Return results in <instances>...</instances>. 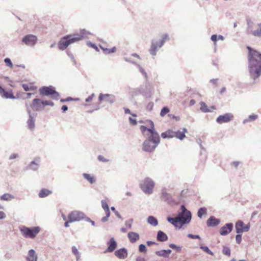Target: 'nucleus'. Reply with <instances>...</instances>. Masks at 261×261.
<instances>
[{"label":"nucleus","mask_w":261,"mask_h":261,"mask_svg":"<svg viewBox=\"0 0 261 261\" xmlns=\"http://www.w3.org/2000/svg\"><path fill=\"white\" fill-rule=\"evenodd\" d=\"M27 123L29 129H30L31 130H33L35 127V120L31 115L30 116L29 119H28Z\"/></svg>","instance_id":"nucleus-41"},{"label":"nucleus","mask_w":261,"mask_h":261,"mask_svg":"<svg viewBox=\"0 0 261 261\" xmlns=\"http://www.w3.org/2000/svg\"><path fill=\"white\" fill-rule=\"evenodd\" d=\"M52 193V191L46 188H42L40 190L38 193V196L41 198H43L47 197Z\"/></svg>","instance_id":"nucleus-24"},{"label":"nucleus","mask_w":261,"mask_h":261,"mask_svg":"<svg viewBox=\"0 0 261 261\" xmlns=\"http://www.w3.org/2000/svg\"><path fill=\"white\" fill-rule=\"evenodd\" d=\"M158 46H159L158 43L157 42H155L153 40H152L150 48L149 49V53L150 55L153 56L156 55V52L158 50Z\"/></svg>","instance_id":"nucleus-25"},{"label":"nucleus","mask_w":261,"mask_h":261,"mask_svg":"<svg viewBox=\"0 0 261 261\" xmlns=\"http://www.w3.org/2000/svg\"><path fill=\"white\" fill-rule=\"evenodd\" d=\"M187 132V129L186 128H183L182 131L181 132L180 130H177V132H175V135L174 137L177 138L180 140H182L185 137V133Z\"/></svg>","instance_id":"nucleus-28"},{"label":"nucleus","mask_w":261,"mask_h":261,"mask_svg":"<svg viewBox=\"0 0 261 261\" xmlns=\"http://www.w3.org/2000/svg\"><path fill=\"white\" fill-rule=\"evenodd\" d=\"M115 255L119 259H125L127 256V250L125 248H122L117 250Z\"/></svg>","instance_id":"nucleus-20"},{"label":"nucleus","mask_w":261,"mask_h":261,"mask_svg":"<svg viewBox=\"0 0 261 261\" xmlns=\"http://www.w3.org/2000/svg\"><path fill=\"white\" fill-rule=\"evenodd\" d=\"M83 177L91 184H93L95 181L94 177L88 173H84L83 174Z\"/></svg>","instance_id":"nucleus-37"},{"label":"nucleus","mask_w":261,"mask_h":261,"mask_svg":"<svg viewBox=\"0 0 261 261\" xmlns=\"http://www.w3.org/2000/svg\"><path fill=\"white\" fill-rule=\"evenodd\" d=\"M146 244L147 246H150L152 245H158V243H156L155 242L148 241L146 242Z\"/></svg>","instance_id":"nucleus-63"},{"label":"nucleus","mask_w":261,"mask_h":261,"mask_svg":"<svg viewBox=\"0 0 261 261\" xmlns=\"http://www.w3.org/2000/svg\"><path fill=\"white\" fill-rule=\"evenodd\" d=\"M85 38V33L69 35L62 37L58 43V47L61 50L65 49L69 44L80 41Z\"/></svg>","instance_id":"nucleus-2"},{"label":"nucleus","mask_w":261,"mask_h":261,"mask_svg":"<svg viewBox=\"0 0 261 261\" xmlns=\"http://www.w3.org/2000/svg\"><path fill=\"white\" fill-rule=\"evenodd\" d=\"M158 146L146 139L144 141L142 144V150L146 152H152Z\"/></svg>","instance_id":"nucleus-10"},{"label":"nucleus","mask_w":261,"mask_h":261,"mask_svg":"<svg viewBox=\"0 0 261 261\" xmlns=\"http://www.w3.org/2000/svg\"><path fill=\"white\" fill-rule=\"evenodd\" d=\"M168 40H169V38L168 35L167 34H164L162 36V39L160 41L159 44H158L159 48L162 47L164 45V44L165 43L166 41Z\"/></svg>","instance_id":"nucleus-42"},{"label":"nucleus","mask_w":261,"mask_h":261,"mask_svg":"<svg viewBox=\"0 0 261 261\" xmlns=\"http://www.w3.org/2000/svg\"><path fill=\"white\" fill-rule=\"evenodd\" d=\"M99 48H100L102 50L103 54L106 55L110 54L111 53H115L116 51V47H113L112 48L109 49L102 46L100 44H99Z\"/></svg>","instance_id":"nucleus-33"},{"label":"nucleus","mask_w":261,"mask_h":261,"mask_svg":"<svg viewBox=\"0 0 261 261\" xmlns=\"http://www.w3.org/2000/svg\"><path fill=\"white\" fill-rule=\"evenodd\" d=\"M147 221L148 224L153 226H157L159 223L157 219L152 216L148 217Z\"/></svg>","instance_id":"nucleus-34"},{"label":"nucleus","mask_w":261,"mask_h":261,"mask_svg":"<svg viewBox=\"0 0 261 261\" xmlns=\"http://www.w3.org/2000/svg\"><path fill=\"white\" fill-rule=\"evenodd\" d=\"M15 198V196L10 193H5L0 196V200L1 201H10Z\"/></svg>","instance_id":"nucleus-27"},{"label":"nucleus","mask_w":261,"mask_h":261,"mask_svg":"<svg viewBox=\"0 0 261 261\" xmlns=\"http://www.w3.org/2000/svg\"><path fill=\"white\" fill-rule=\"evenodd\" d=\"M258 118V116L255 114H252L248 116V117L244 119L243 121V124H245L249 122H251L255 120Z\"/></svg>","instance_id":"nucleus-39"},{"label":"nucleus","mask_w":261,"mask_h":261,"mask_svg":"<svg viewBox=\"0 0 261 261\" xmlns=\"http://www.w3.org/2000/svg\"><path fill=\"white\" fill-rule=\"evenodd\" d=\"M117 247V243L114 238H111L108 242V248L104 251V253L112 252Z\"/></svg>","instance_id":"nucleus-17"},{"label":"nucleus","mask_w":261,"mask_h":261,"mask_svg":"<svg viewBox=\"0 0 261 261\" xmlns=\"http://www.w3.org/2000/svg\"><path fill=\"white\" fill-rule=\"evenodd\" d=\"M138 250L140 253H145L147 251V248L144 244H141L139 245Z\"/></svg>","instance_id":"nucleus-52"},{"label":"nucleus","mask_w":261,"mask_h":261,"mask_svg":"<svg viewBox=\"0 0 261 261\" xmlns=\"http://www.w3.org/2000/svg\"><path fill=\"white\" fill-rule=\"evenodd\" d=\"M169 109L167 107H164L160 112V115L162 117H164L165 115L169 112Z\"/></svg>","instance_id":"nucleus-50"},{"label":"nucleus","mask_w":261,"mask_h":261,"mask_svg":"<svg viewBox=\"0 0 261 261\" xmlns=\"http://www.w3.org/2000/svg\"><path fill=\"white\" fill-rule=\"evenodd\" d=\"M127 237L129 240V242L132 243H134L140 239L139 234L135 232L130 231L127 233Z\"/></svg>","instance_id":"nucleus-22"},{"label":"nucleus","mask_w":261,"mask_h":261,"mask_svg":"<svg viewBox=\"0 0 261 261\" xmlns=\"http://www.w3.org/2000/svg\"><path fill=\"white\" fill-rule=\"evenodd\" d=\"M222 253L224 255L229 256L230 255V253H231V251H230V248L226 246H223V249H222Z\"/></svg>","instance_id":"nucleus-48"},{"label":"nucleus","mask_w":261,"mask_h":261,"mask_svg":"<svg viewBox=\"0 0 261 261\" xmlns=\"http://www.w3.org/2000/svg\"><path fill=\"white\" fill-rule=\"evenodd\" d=\"M71 249H72V252L73 254L74 255H75L76 256V261H79L80 257V254L77 249L76 248V247L75 246H73L72 247Z\"/></svg>","instance_id":"nucleus-46"},{"label":"nucleus","mask_w":261,"mask_h":261,"mask_svg":"<svg viewBox=\"0 0 261 261\" xmlns=\"http://www.w3.org/2000/svg\"><path fill=\"white\" fill-rule=\"evenodd\" d=\"M37 40L36 36L33 35H28L23 38L22 42L27 45L33 46L36 44Z\"/></svg>","instance_id":"nucleus-15"},{"label":"nucleus","mask_w":261,"mask_h":261,"mask_svg":"<svg viewBox=\"0 0 261 261\" xmlns=\"http://www.w3.org/2000/svg\"><path fill=\"white\" fill-rule=\"evenodd\" d=\"M167 220L175 227H177L178 223H179V219L178 218L177 216H176V218L168 217Z\"/></svg>","instance_id":"nucleus-35"},{"label":"nucleus","mask_w":261,"mask_h":261,"mask_svg":"<svg viewBox=\"0 0 261 261\" xmlns=\"http://www.w3.org/2000/svg\"><path fill=\"white\" fill-rule=\"evenodd\" d=\"M220 219L216 218L214 216H211L206 221V225L208 227H215L220 223Z\"/></svg>","instance_id":"nucleus-18"},{"label":"nucleus","mask_w":261,"mask_h":261,"mask_svg":"<svg viewBox=\"0 0 261 261\" xmlns=\"http://www.w3.org/2000/svg\"><path fill=\"white\" fill-rule=\"evenodd\" d=\"M200 110L204 113H208L211 112V110L207 108V107L205 103L203 101H201L200 102Z\"/></svg>","instance_id":"nucleus-43"},{"label":"nucleus","mask_w":261,"mask_h":261,"mask_svg":"<svg viewBox=\"0 0 261 261\" xmlns=\"http://www.w3.org/2000/svg\"><path fill=\"white\" fill-rule=\"evenodd\" d=\"M156 240L160 242H165L168 240V237L164 232L159 230L157 232Z\"/></svg>","instance_id":"nucleus-23"},{"label":"nucleus","mask_w":261,"mask_h":261,"mask_svg":"<svg viewBox=\"0 0 261 261\" xmlns=\"http://www.w3.org/2000/svg\"><path fill=\"white\" fill-rule=\"evenodd\" d=\"M257 25L258 28L256 30H252L250 34L255 37L260 38L261 37V23H258Z\"/></svg>","instance_id":"nucleus-36"},{"label":"nucleus","mask_w":261,"mask_h":261,"mask_svg":"<svg viewBox=\"0 0 261 261\" xmlns=\"http://www.w3.org/2000/svg\"><path fill=\"white\" fill-rule=\"evenodd\" d=\"M187 237L192 239H200V236L198 234H193L191 233H189L188 234Z\"/></svg>","instance_id":"nucleus-54"},{"label":"nucleus","mask_w":261,"mask_h":261,"mask_svg":"<svg viewBox=\"0 0 261 261\" xmlns=\"http://www.w3.org/2000/svg\"><path fill=\"white\" fill-rule=\"evenodd\" d=\"M128 120L130 124L133 125H136L137 124V121L136 119L129 117Z\"/></svg>","instance_id":"nucleus-59"},{"label":"nucleus","mask_w":261,"mask_h":261,"mask_svg":"<svg viewBox=\"0 0 261 261\" xmlns=\"http://www.w3.org/2000/svg\"><path fill=\"white\" fill-rule=\"evenodd\" d=\"M0 95L2 97L6 98H15L12 90H9L6 91L5 89L2 88L0 86Z\"/></svg>","instance_id":"nucleus-19"},{"label":"nucleus","mask_w":261,"mask_h":261,"mask_svg":"<svg viewBox=\"0 0 261 261\" xmlns=\"http://www.w3.org/2000/svg\"><path fill=\"white\" fill-rule=\"evenodd\" d=\"M136 65L139 68L140 72L144 76L146 81H147L148 79V76L145 70L140 65L137 64H136Z\"/></svg>","instance_id":"nucleus-49"},{"label":"nucleus","mask_w":261,"mask_h":261,"mask_svg":"<svg viewBox=\"0 0 261 261\" xmlns=\"http://www.w3.org/2000/svg\"><path fill=\"white\" fill-rule=\"evenodd\" d=\"M101 207L105 211L106 216L101 218V221L102 222L108 221L109 217L110 216L111 212L108 202L106 200L101 201Z\"/></svg>","instance_id":"nucleus-12"},{"label":"nucleus","mask_w":261,"mask_h":261,"mask_svg":"<svg viewBox=\"0 0 261 261\" xmlns=\"http://www.w3.org/2000/svg\"><path fill=\"white\" fill-rule=\"evenodd\" d=\"M46 106H54V103L50 100H42L39 98H34L30 104V108L33 111H39L43 110Z\"/></svg>","instance_id":"nucleus-7"},{"label":"nucleus","mask_w":261,"mask_h":261,"mask_svg":"<svg viewBox=\"0 0 261 261\" xmlns=\"http://www.w3.org/2000/svg\"><path fill=\"white\" fill-rule=\"evenodd\" d=\"M244 223L242 221H238L236 223V229L237 233H240L243 232V227Z\"/></svg>","instance_id":"nucleus-30"},{"label":"nucleus","mask_w":261,"mask_h":261,"mask_svg":"<svg viewBox=\"0 0 261 261\" xmlns=\"http://www.w3.org/2000/svg\"><path fill=\"white\" fill-rule=\"evenodd\" d=\"M211 39L214 42L217 41V35L216 34L212 35Z\"/></svg>","instance_id":"nucleus-64"},{"label":"nucleus","mask_w":261,"mask_h":261,"mask_svg":"<svg viewBox=\"0 0 261 261\" xmlns=\"http://www.w3.org/2000/svg\"><path fill=\"white\" fill-rule=\"evenodd\" d=\"M116 100L115 96L109 94H99V107L102 102H107L110 105L113 104Z\"/></svg>","instance_id":"nucleus-8"},{"label":"nucleus","mask_w":261,"mask_h":261,"mask_svg":"<svg viewBox=\"0 0 261 261\" xmlns=\"http://www.w3.org/2000/svg\"><path fill=\"white\" fill-rule=\"evenodd\" d=\"M39 92L41 96H50L52 99L58 100L60 95L55 90V88L51 86H43L39 89Z\"/></svg>","instance_id":"nucleus-6"},{"label":"nucleus","mask_w":261,"mask_h":261,"mask_svg":"<svg viewBox=\"0 0 261 261\" xmlns=\"http://www.w3.org/2000/svg\"><path fill=\"white\" fill-rule=\"evenodd\" d=\"M39 168V164H28L23 168L24 171H36Z\"/></svg>","instance_id":"nucleus-31"},{"label":"nucleus","mask_w":261,"mask_h":261,"mask_svg":"<svg viewBox=\"0 0 261 261\" xmlns=\"http://www.w3.org/2000/svg\"><path fill=\"white\" fill-rule=\"evenodd\" d=\"M207 213V208L205 207H201L198 210L197 216L199 218H201L204 215Z\"/></svg>","instance_id":"nucleus-38"},{"label":"nucleus","mask_w":261,"mask_h":261,"mask_svg":"<svg viewBox=\"0 0 261 261\" xmlns=\"http://www.w3.org/2000/svg\"><path fill=\"white\" fill-rule=\"evenodd\" d=\"M179 219V224L180 226L179 228L184 225L189 224L191 221L192 214L191 212L188 210L184 205L180 206V212L177 215Z\"/></svg>","instance_id":"nucleus-3"},{"label":"nucleus","mask_w":261,"mask_h":261,"mask_svg":"<svg viewBox=\"0 0 261 261\" xmlns=\"http://www.w3.org/2000/svg\"><path fill=\"white\" fill-rule=\"evenodd\" d=\"M169 247L172 249L176 250L177 252H179L181 250L182 247L179 246H177L174 244H170L169 245Z\"/></svg>","instance_id":"nucleus-51"},{"label":"nucleus","mask_w":261,"mask_h":261,"mask_svg":"<svg viewBox=\"0 0 261 261\" xmlns=\"http://www.w3.org/2000/svg\"><path fill=\"white\" fill-rule=\"evenodd\" d=\"M236 240L237 244H240L242 241V235L240 233H238L236 236Z\"/></svg>","instance_id":"nucleus-57"},{"label":"nucleus","mask_w":261,"mask_h":261,"mask_svg":"<svg viewBox=\"0 0 261 261\" xmlns=\"http://www.w3.org/2000/svg\"><path fill=\"white\" fill-rule=\"evenodd\" d=\"M246 21L247 24V32L248 34H250L252 31V29L254 25V23L250 18H247L246 19Z\"/></svg>","instance_id":"nucleus-40"},{"label":"nucleus","mask_w":261,"mask_h":261,"mask_svg":"<svg viewBox=\"0 0 261 261\" xmlns=\"http://www.w3.org/2000/svg\"><path fill=\"white\" fill-rule=\"evenodd\" d=\"M136 91H138L141 94L146 98L150 97L151 96V92L149 90H145L143 86H140L136 90Z\"/></svg>","instance_id":"nucleus-29"},{"label":"nucleus","mask_w":261,"mask_h":261,"mask_svg":"<svg viewBox=\"0 0 261 261\" xmlns=\"http://www.w3.org/2000/svg\"><path fill=\"white\" fill-rule=\"evenodd\" d=\"M154 106V103L152 102H149L146 107V110L148 111H151Z\"/></svg>","instance_id":"nucleus-56"},{"label":"nucleus","mask_w":261,"mask_h":261,"mask_svg":"<svg viewBox=\"0 0 261 261\" xmlns=\"http://www.w3.org/2000/svg\"><path fill=\"white\" fill-rule=\"evenodd\" d=\"M233 228V224L232 223H226L219 230L220 235L225 236L231 232Z\"/></svg>","instance_id":"nucleus-14"},{"label":"nucleus","mask_w":261,"mask_h":261,"mask_svg":"<svg viewBox=\"0 0 261 261\" xmlns=\"http://www.w3.org/2000/svg\"><path fill=\"white\" fill-rule=\"evenodd\" d=\"M22 235L25 238H34L40 230L39 226L27 227L22 226L19 228Z\"/></svg>","instance_id":"nucleus-5"},{"label":"nucleus","mask_w":261,"mask_h":261,"mask_svg":"<svg viewBox=\"0 0 261 261\" xmlns=\"http://www.w3.org/2000/svg\"><path fill=\"white\" fill-rule=\"evenodd\" d=\"M155 253L156 255L159 256L164 257L165 258L169 257L166 252V249H163L160 251H156Z\"/></svg>","instance_id":"nucleus-44"},{"label":"nucleus","mask_w":261,"mask_h":261,"mask_svg":"<svg viewBox=\"0 0 261 261\" xmlns=\"http://www.w3.org/2000/svg\"><path fill=\"white\" fill-rule=\"evenodd\" d=\"M38 259L36 251L34 249H30L26 257L27 261H37Z\"/></svg>","instance_id":"nucleus-21"},{"label":"nucleus","mask_w":261,"mask_h":261,"mask_svg":"<svg viewBox=\"0 0 261 261\" xmlns=\"http://www.w3.org/2000/svg\"><path fill=\"white\" fill-rule=\"evenodd\" d=\"M22 87L25 91H35L37 88L33 83H29V84H23Z\"/></svg>","instance_id":"nucleus-32"},{"label":"nucleus","mask_w":261,"mask_h":261,"mask_svg":"<svg viewBox=\"0 0 261 261\" xmlns=\"http://www.w3.org/2000/svg\"><path fill=\"white\" fill-rule=\"evenodd\" d=\"M199 248L204 252L211 255H214V253L206 246L200 245Z\"/></svg>","instance_id":"nucleus-45"},{"label":"nucleus","mask_w":261,"mask_h":261,"mask_svg":"<svg viewBox=\"0 0 261 261\" xmlns=\"http://www.w3.org/2000/svg\"><path fill=\"white\" fill-rule=\"evenodd\" d=\"M154 181L149 177H145L140 182V188L141 190L146 194L150 195L153 193V189L154 187Z\"/></svg>","instance_id":"nucleus-4"},{"label":"nucleus","mask_w":261,"mask_h":261,"mask_svg":"<svg viewBox=\"0 0 261 261\" xmlns=\"http://www.w3.org/2000/svg\"><path fill=\"white\" fill-rule=\"evenodd\" d=\"M250 228V223H248L246 224V225H244L243 227V232H247L249 231Z\"/></svg>","instance_id":"nucleus-61"},{"label":"nucleus","mask_w":261,"mask_h":261,"mask_svg":"<svg viewBox=\"0 0 261 261\" xmlns=\"http://www.w3.org/2000/svg\"><path fill=\"white\" fill-rule=\"evenodd\" d=\"M4 61L7 66H9L11 68H13V64L9 58H6Z\"/></svg>","instance_id":"nucleus-55"},{"label":"nucleus","mask_w":261,"mask_h":261,"mask_svg":"<svg viewBox=\"0 0 261 261\" xmlns=\"http://www.w3.org/2000/svg\"><path fill=\"white\" fill-rule=\"evenodd\" d=\"M99 161L101 162H107L109 160H107L102 156L99 155Z\"/></svg>","instance_id":"nucleus-62"},{"label":"nucleus","mask_w":261,"mask_h":261,"mask_svg":"<svg viewBox=\"0 0 261 261\" xmlns=\"http://www.w3.org/2000/svg\"><path fill=\"white\" fill-rule=\"evenodd\" d=\"M247 49L249 76L255 81L261 75V53L248 46Z\"/></svg>","instance_id":"nucleus-1"},{"label":"nucleus","mask_w":261,"mask_h":261,"mask_svg":"<svg viewBox=\"0 0 261 261\" xmlns=\"http://www.w3.org/2000/svg\"><path fill=\"white\" fill-rule=\"evenodd\" d=\"M150 135L148 137L147 140L149 141H151L156 146L160 143V137L159 134L156 131H154L153 133L149 132Z\"/></svg>","instance_id":"nucleus-16"},{"label":"nucleus","mask_w":261,"mask_h":261,"mask_svg":"<svg viewBox=\"0 0 261 261\" xmlns=\"http://www.w3.org/2000/svg\"><path fill=\"white\" fill-rule=\"evenodd\" d=\"M233 118L231 113H227L224 115H219L216 119V122L219 124L228 123L231 121Z\"/></svg>","instance_id":"nucleus-11"},{"label":"nucleus","mask_w":261,"mask_h":261,"mask_svg":"<svg viewBox=\"0 0 261 261\" xmlns=\"http://www.w3.org/2000/svg\"><path fill=\"white\" fill-rule=\"evenodd\" d=\"M133 222V219H130L129 220L125 221V224L126 227H127L130 229L132 228V224Z\"/></svg>","instance_id":"nucleus-58"},{"label":"nucleus","mask_w":261,"mask_h":261,"mask_svg":"<svg viewBox=\"0 0 261 261\" xmlns=\"http://www.w3.org/2000/svg\"><path fill=\"white\" fill-rule=\"evenodd\" d=\"M85 218H86V216L85 214L79 211L72 212L68 216L69 222H75L82 219L85 220Z\"/></svg>","instance_id":"nucleus-9"},{"label":"nucleus","mask_w":261,"mask_h":261,"mask_svg":"<svg viewBox=\"0 0 261 261\" xmlns=\"http://www.w3.org/2000/svg\"><path fill=\"white\" fill-rule=\"evenodd\" d=\"M140 129L143 134H144L146 130L148 132V127H147L145 125H141L140 127Z\"/></svg>","instance_id":"nucleus-60"},{"label":"nucleus","mask_w":261,"mask_h":261,"mask_svg":"<svg viewBox=\"0 0 261 261\" xmlns=\"http://www.w3.org/2000/svg\"><path fill=\"white\" fill-rule=\"evenodd\" d=\"M175 133L174 131L171 129H168L161 134V137L163 139L172 138L175 137Z\"/></svg>","instance_id":"nucleus-26"},{"label":"nucleus","mask_w":261,"mask_h":261,"mask_svg":"<svg viewBox=\"0 0 261 261\" xmlns=\"http://www.w3.org/2000/svg\"><path fill=\"white\" fill-rule=\"evenodd\" d=\"M111 210L115 213V215L119 219H122V217L120 214L119 213L118 211H117L114 206H112L111 207Z\"/></svg>","instance_id":"nucleus-53"},{"label":"nucleus","mask_w":261,"mask_h":261,"mask_svg":"<svg viewBox=\"0 0 261 261\" xmlns=\"http://www.w3.org/2000/svg\"><path fill=\"white\" fill-rule=\"evenodd\" d=\"M161 198L163 200L169 204L174 202L171 194L167 192L166 188H163L162 190Z\"/></svg>","instance_id":"nucleus-13"},{"label":"nucleus","mask_w":261,"mask_h":261,"mask_svg":"<svg viewBox=\"0 0 261 261\" xmlns=\"http://www.w3.org/2000/svg\"><path fill=\"white\" fill-rule=\"evenodd\" d=\"M146 122L150 125V127H148V132L153 133L156 131L154 128V124L153 122L151 120H147Z\"/></svg>","instance_id":"nucleus-47"}]
</instances>
